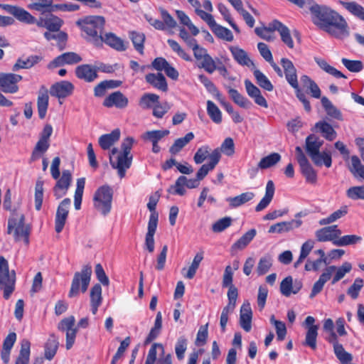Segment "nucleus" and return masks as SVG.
Masks as SVG:
<instances>
[{
  "instance_id": "f257e3e1",
  "label": "nucleus",
  "mask_w": 364,
  "mask_h": 364,
  "mask_svg": "<svg viewBox=\"0 0 364 364\" xmlns=\"http://www.w3.org/2000/svg\"><path fill=\"white\" fill-rule=\"evenodd\" d=\"M299 8L309 6L313 23L329 36L343 40L350 36V29L343 16L329 6L318 4L314 0H288Z\"/></svg>"
},
{
  "instance_id": "f03ea898",
  "label": "nucleus",
  "mask_w": 364,
  "mask_h": 364,
  "mask_svg": "<svg viewBox=\"0 0 364 364\" xmlns=\"http://www.w3.org/2000/svg\"><path fill=\"white\" fill-rule=\"evenodd\" d=\"M323 141L321 138H306L305 150L314 165L330 168L332 164L331 153L323 149Z\"/></svg>"
},
{
  "instance_id": "7ed1b4c3",
  "label": "nucleus",
  "mask_w": 364,
  "mask_h": 364,
  "mask_svg": "<svg viewBox=\"0 0 364 364\" xmlns=\"http://www.w3.org/2000/svg\"><path fill=\"white\" fill-rule=\"evenodd\" d=\"M133 144V138H124L121 144L122 151L117 156L116 160H114L113 156L118 153V149L114 147L111 151L110 163L114 168L117 169L120 178L124 176L126 170L132 164V156L130 154V150Z\"/></svg>"
},
{
  "instance_id": "20e7f679",
  "label": "nucleus",
  "mask_w": 364,
  "mask_h": 364,
  "mask_svg": "<svg viewBox=\"0 0 364 364\" xmlns=\"http://www.w3.org/2000/svg\"><path fill=\"white\" fill-rule=\"evenodd\" d=\"M30 232L29 225L25 224L24 215L17 210H12L11 215L8 219L7 233L12 235L15 241L23 240L24 243L28 245Z\"/></svg>"
},
{
  "instance_id": "39448f33",
  "label": "nucleus",
  "mask_w": 364,
  "mask_h": 364,
  "mask_svg": "<svg viewBox=\"0 0 364 364\" xmlns=\"http://www.w3.org/2000/svg\"><path fill=\"white\" fill-rule=\"evenodd\" d=\"M281 65L284 69L286 80L294 89L296 97L303 104L304 109L310 112L311 110L310 102L299 85L296 69L293 63L288 58H283L281 59Z\"/></svg>"
},
{
  "instance_id": "423d86ee",
  "label": "nucleus",
  "mask_w": 364,
  "mask_h": 364,
  "mask_svg": "<svg viewBox=\"0 0 364 364\" xmlns=\"http://www.w3.org/2000/svg\"><path fill=\"white\" fill-rule=\"evenodd\" d=\"M16 273L9 272V263L2 256L0 257V289L4 291V298L8 299L15 289Z\"/></svg>"
},
{
  "instance_id": "0eeeda50",
  "label": "nucleus",
  "mask_w": 364,
  "mask_h": 364,
  "mask_svg": "<svg viewBox=\"0 0 364 364\" xmlns=\"http://www.w3.org/2000/svg\"><path fill=\"white\" fill-rule=\"evenodd\" d=\"M112 196L113 191L109 186L100 187L96 191L93 198L95 210L104 216L109 214L112 208Z\"/></svg>"
},
{
  "instance_id": "6e6552de",
  "label": "nucleus",
  "mask_w": 364,
  "mask_h": 364,
  "mask_svg": "<svg viewBox=\"0 0 364 364\" xmlns=\"http://www.w3.org/2000/svg\"><path fill=\"white\" fill-rule=\"evenodd\" d=\"M95 274L97 279L100 284H95L92 287V314L97 311V307L101 304L102 297V287H109V279L105 273L101 264H97L95 267Z\"/></svg>"
},
{
  "instance_id": "1a4fd4ad",
  "label": "nucleus",
  "mask_w": 364,
  "mask_h": 364,
  "mask_svg": "<svg viewBox=\"0 0 364 364\" xmlns=\"http://www.w3.org/2000/svg\"><path fill=\"white\" fill-rule=\"evenodd\" d=\"M90 277L91 267L88 264L85 265L80 272H76L72 282L69 296L74 297L80 291L85 292L90 284Z\"/></svg>"
},
{
  "instance_id": "9d476101",
  "label": "nucleus",
  "mask_w": 364,
  "mask_h": 364,
  "mask_svg": "<svg viewBox=\"0 0 364 364\" xmlns=\"http://www.w3.org/2000/svg\"><path fill=\"white\" fill-rule=\"evenodd\" d=\"M296 159L300 166L301 173L305 177L307 182L314 183L316 182L317 174L311 164L309 163L307 157L304 154L300 146L295 148Z\"/></svg>"
},
{
  "instance_id": "9b49d317",
  "label": "nucleus",
  "mask_w": 364,
  "mask_h": 364,
  "mask_svg": "<svg viewBox=\"0 0 364 364\" xmlns=\"http://www.w3.org/2000/svg\"><path fill=\"white\" fill-rule=\"evenodd\" d=\"M195 58L200 61L198 67L203 68L207 73L212 74L216 68V63L213 58L208 53L205 48L200 47L198 43L191 48Z\"/></svg>"
},
{
  "instance_id": "f8f14e48",
  "label": "nucleus",
  "mask_w": 364,
  "mask_h": 364,
  "mask_svg": "<svg viewBox=\"0 0 364 364\" xmlns=\"http://www.w3.org/2000/svg\"><path fill=\"white\" fill-rule=\"evenodd\" d=\"M103 43L117 51L122 52L127 49L124 41L112 32L107 33L104 36L99 35V37L92 40V44L96 46H101Z\"/></svg>"
},
{
  "instance_id": "ddd939ff",
  "label": "nucleus",
  "mask_w": 364,
  "mask_h": 364,
  "mask_svg": "<svg viewBox=\"0 0 364 364\" xmlns=\"http://www.w3.org/2000/svg\"><path fill=\"white\" fill-rule=\"evenodd\" d=\"M22 76L14 73H0V88L4 93H16L18 90L17 83Z\"/></svg>"
},
{
  "instance_id": "4468645a",
  "label": "nucleus",
  "mask_w": 364,
  "mask_h": 364,
  "mask_svg": "<svg viewBox=\"0 0 364 364\" xmlns=\"http://www.w3.org/2000/svg\"><path fill=\"white\" fill-rule=\"evenodd\" d=\"M75 318L73 316H70L63 318L58 324V329L66 332V348L68 350L72 348L76 336L77 328H74Z\"/></svg>"
},
{
  "instance_id": "2eb2a0df",
  "label": "nucleus",
  "mask_w": 364,
  "mask_h": 364,
  "mask_svg": "<svg viewBox=\"0 0 364 364\" xmlns=\"http://www.w3.org/2000/svg\"><path fill=\"white\" fill-rule=\"evenodd\" d=\"M199 180L198 178L188 179L184 176L178 178L174 185L171 186L168 192L175 195L183 196L186 193L185 187L194 188L198 186Z\"/></svg>"
},
{
  "instance_id": "dca6fc26",
  "label": "nucleus",
  "mask_w": 364,
  "mask_h": 364,
  "mask_svg": "<svg viewBox=\"0 0 364 364\" xmlns=\"http://www.w3.org/2000/svg\"><path fill=\"white\" fill-rule=\"evenodd\" d=\"M341 234V230L336 225L322 228L315 232V236L318 242L331 241L333 245Z\"/></svg>"
},
{
  "instance_id": "f3484780",
  "label": "nucleus",
  "mask_w": 364,
  "mask_h": 364,
  "mask_svg": "<svg viewBox=\"0 0 364 364\" xmlns=\"http://www.w3.org/2000/svg\"><path fill=\"white\" fill-rule=\"evenodd\" d=\"M82 60V58L77 53L75 52H67L53 59V60L48 64V68L50 69L63 66L65 65H74L81 62Z\"/></svg>"
},
{
  "instance_id": "a211bd4d",
  "label": "nucleus",
  "mask_w": 364,
  "mask_h": 364,
  "mask_svg": "<svg viewBox=\"0 0 364 364\" xmlns=\"http://www.w3.org/2000/svg\"><path fill=\"white\" fill-rule=\"evenodd\" d=\"M74 90V85L69 81L63 80L53 84L50 88V94L59 99L60 103L62 104L60 99H64L70 96Z\"/></svg>"
},
{
  "instance_id": "6ab92c4d",
  "label": "nucleus",
  "mask_w": 364,
  "mask_h": 364,
  "mask_svg": "<svg viewBox=\"0 0 364 364\" xmlns=\"http://www.w3.org/2000/svg\"><path fill=\"white\" fill-rule=\"evenodd\" d=\"M0 7L5 9L9 14L13 15L19 21L28 24L35 23L36 22V18L23 8L1 4Z\"/></svg>"
},
{
  "instance_id": "aec40b11",
  "label": "nucleus",
  "mask_w": 364,
  "mask_h": 364,
  "mask_svg": "<svg viewBox=\"0 0 364 364\" xmlns=\"http://www.w3.org/2000/svg\"><path fill=\"white\" fill-rule=\"evenodd\" d=\"M70 203L71 201L69 198H65L61 201L58 207L55 221V229L58 233L60 232L64 228L68 215V209L70 205Z\"/></svg>"
},
{
  "instance_id": "412c9836",
  "label": "nucleus",
  "mask_w": 364,
  "mask_h": 364,
  "mask_svg": "<svg viewBox=\"0 0 364 364\" xmlns=\"http://www.w3.org/2000/svg\"><path fill=\"white\" fill-rule=\"evenodd\" d=\"M128 98L120 91H116L108 95L103 101L102 105L106 107H115L124 109L128 105Z\"/></svg>"
},
{
  "instance_id": "4be33fe9",
  "label": "nucleus",
  "mask_w": 364,
  "mask_h": 364,
  "mask_svg": "<svg viewBox=\"0 0 364 364\" xmlns=\"http://www.w3.org/2000/svg\"><path fill=\"white\" fill-rule=\"evenodd\" d=\"M72 181V174L69 170H64L61 177L58 180L53 191L57 198L65 195Z\"/></svg>"
},
{
  "instance_id": "5701e85b",
  "label": "nucleus",
  "mask_w": 364,
  "mask_h": 364,
  "mask_svg": "<svg viewBox=\"0 0 364 364\" xmlns=\"http://www.w3.org/2000/svg\"><path fill=\"white\" fill-rule=\"evenodd\" d=\"M302 282L300 280L296 279L293 282V279L291 276L284 278L280 284V291L282 295L288 297L291 294H297L302 288Z\"/></svg>"
},
{
  "instance_id": "b1692460",
  "label": "nucleus",
  "mask_w": 364,
  "mask_h": 364,
  "mask_svg": "<svg viewBox=\"0 0 364 364\" xmlns=\"http://www.w3.org/2000/svg\"><path fill=\"white\" fill-rule=\"evenodd\" d=\"M302 225L301 220H291L290 221L279 222L270 226L269 228V233H279L288 232L295 228H299Z\"/></svg>"
},
{
  "instance_id": "393cba45",
  "label": "nucleus",
  "mask_w": 364,
  "mask_h": 364,
  "mask_svg": "<svg viewBox=\"0 0 364 364\" xmlns=\"http://www.w3.org/2000/svg\"><path fill=\"white\" fill-rule=\"evenodd\" d=\"M245 86L247 95L254 100L255 102L264 108L268 107V104L265 98L262 95L260 90L255 86L250 80L246 79L245 80Z\"/></svg>"
},
{
  "instance_id": "a878e982",
  "label": "nucleus",
  "mask_w": 364,
  "mask_h": 364,
  "mask_svg": "<svg viewBox=\"0 0 364 364\" xmlns=\"http://www.w3.org/2000/svg\"><path fill=\"white\" fill-rule=\"evenodd\" d=\"M252 311L249 302L244 303L240 309V325L246 332L252 328Z\"/></svg>"
},
{
  "instance_id": "bb28decb",
  "label": "nucleus",
  "mask_w": 364,
  "mask_h": 364,
  "mask_svg": "<svg viewBox=\"0 0 364 364\" xmlns=\"http://www.w3.org/2000/svg\"><path fill=\"white\" fill-rule=\"evenodd\" d=\"M271 28L276 29L279 33L282 41L289 48H294V42L290 35V31L285 25L277 20H274L271 22Z\"/></svg>"
},
{
  "instance_id": "cd10ccee",
  "label": "nucleus",
  "mask_w": 364,
  "mask_h": 364,
  "mask_svg": "<svg viewBox=\"0 0 364 364\" xmlns=\"http://www.w3.org/2000/svg\"><path fill=\"white\" fill-rule=\"evenodd\" d=\"M146 81L152 85L154 87L166 92L168 90V85L166 77L161 73H149L145 76Z\"/></svg>"
},
{
  "instance_id": "c85d7f7f",
  "label": "nucleus",
  "mask_w": 364,
  "mask_h": 364,
  "mask_svg": "<svg viewBox=\"0 0 364 364\" xmlns=\"http://www.w3.org/2000/svg\"><path fill=\"white\" fill-rule=\"evenodd\" d=\"M230 50L234 60L240 65L243 66H255L254 63L249 58L247 53L237 46L230 47Z\"/></svg>"
},
{
  "instance_id": "c756f323",
  "label": "nucleus",
  "mask_w": 364,
  "mask_h": 364,
  "mask_svg": "<svg viewBox=\"0 0 364 364\" xmlns=\"http://www.w3.org/2000/svg\"><path fill=\"white\" fill-rule=\"evenodd\" d=\"M48 100V90L44 86H42L38 92L37 99L38 113L41 119H44L46 115Z\"/></svg>"
},
{
  "instance_id": "7c9ffc66",
  "label": "nucleus",
  "mask_w": 364,
  "mask_h": 364,
  "mask_svg": "<svg viewBox=\"0 0 364 364\" xmlns=\"http://www.w3.org/2000/svg\"><path fill=\"white\" fill-rule=\"evenodd\" d=\"M274 191L275 188L273 181H268L266 185L265 195L255 207L257 212L262 211L269 205L274 197Z\"/></svg>"
},
{
  "instance_id": "2f4dec72",
  "label": "nucleus",
  "mask_w": 364,
  "mask_h": 364,
  "mask_svg": "<svg viewBox=\"0 0 364 364\" xmlns=\"http://www.w3.org/2000/svg\"><path fill=\"white\" fill-rule=\"evenodd\" d=\"M42 58L39 55H30L26 59L18 58L12 67V70L16 72L20 69H29L38 63Z\"/></svg>"
},
{
  "instance_id": "473e14b6",
  "label": "nucleus",
  "mask_w": 364,
  "mask_h": 364,
  "mask_svg": "<svg viewBox=\"0 0 364 364\" xmlns=\"http://www.w3.org/2000/svg\"><path fill=\"white\" fill-rule=\"evenodd\" d=\"M122 82L119 80H105L99 83L94 89L95 95L97 97L104 96L107 90L114 89L121 85Z\"/></svg>"
},
{
  "instance_id": "72a5a7b5",
  "label": "nucleus",
  "mask_w": 364,
  "mask_h": 364,
  "mask_svg": "<svg viewBox=\"0 0 364 364\" xmlns=\"http://www.w3.org/2000/svg\"><path fill=\"white\" fill-rule=\"evenodd\" d=\"M226 88L228 89L230 98L235 104L245 109H250L252 107V102L247 98L242 95L237 90L230 87H226Z\"/></svg>"
},
{
  "instance_id": "f704fd0d",
  "label": "nucleus",
  "mask_w": 364,
  "mask_h": 364,
  "mask_svg": "<svg viewBox=\"0 0 364 364\" xmlns=\"http://www.w3.org/2000/svg\"><path fill=\"white\" fill-rule=\"evenodd\" d=\"M257 234L255 229H251L245 233L239 240H237L232 245V250H243L245 248L250 242L254 239Z\"/></svg>"
},
{
  "instance_id": "c9c22d12",
  "label": "nucleus",
  "mask_w": 364,
  "mask_h": 364,
  "mask_svg": "<svg viewBox=\"0 0 364 364\" xmlns=\"http://www.w3.org/2000/svg\"><path fill=\"white\" fill-rule=\"evenodd\" d=\"M321 102L328 116L338 120L343 119L341 111L332 104L328 97H322L321 99Z\"/></svg>"
},
{
  "instance_id": "e433bc0d",
  "label": "nucleus",
  "mask_w": 364,
  "mask_h": 364,
  "mask_svg": "<svg viewBox=\"0 0 364 364\" xmlns=\"http://www.w3.org/2000/svg\"><path fill=\"white\" fill-rule=\"evenodd\" d=\"M162 328V314L160 311L156 314L154 326L144 341V345H147L156 339L159 335Z\"/></svg>"
},
{
  "instance_id": "4c0bfd02",
  "label": "nucleus",
  "mask_w": 364,
  "mask_h": 364,
  "mask_svg": "<svg viewBox=\"0 0 364 364\" xmlns=\"http://www.w3.org/2000/svg\"><path fill=\"white\" fill-rule=\"evenodd\" d=\"M338 3L342 5L350 14L364 21V8L355 1H344L340 0Z\"/></svg>"
},
{
  "instance_id": "58836bf2",
  "label": "nucleus",
  "mask_w": 364,
  "mask_h": 364,
  "mask_svg": "<svg viewBox=\"0 0 364 364\" xmlns=\"http://www.w3.org/2000/svg\"><path fill=\"white\" fill-rule=\"evenodd\" d=\"M254 197V193L246 192L235 197L228 198L226 200L229 202V205L231 208H237L251 200Z\"/></svg>"
},
{
  "instance_id": "ea45409f",
  "label": "nucleus",
  "mask_w": 364,
  "mask_h": 364,
  "mask_svg": "<svg viewBox=\"0 0 364 364\" xmlns=\"http://www.w3.org/2000/svg\"><path fill=\"white\" fill-rule=\"evenodd\" d=\"M314 60L319 68L328 74L331 75L336 78H346L345 75L334 67L330 65L326 60L319 58H315Z\"/></svg>"
},
{
  "instance_id": "a19ab883",
  "label": "nucleus",
  "mask_w": 364,
  "mask_h": 364,
  "mask_svg": "<svg viewBox=\"0 0 364 364\" xmlns=\"http://www.w3.org/2000/svg\"><path fill=\"white\" fill-rule=\"evenodd\" d=\"M157 225L158 224H155V222L154 223V219L148 223V230L145 237V246L150 253L153 252L154 250V236L156 230Z\"/></svg>"
},
{
  "instance_id": "79ce46f5",
  "label": "nucleus",
  "mask_w": 364,
  "mask_h": 364,
  "mask_svg": "<svg viewBox=\"0 0 364 364\" xmlns=\"http://www.w3.org/2000/svg\"><path fill=\"white\" fill-rule=\"evenodd\" d=\"M31 343L27 339H23L21 343V350L15 364H28L30 356Z\"/></svg>"
},
{
  "instance_id": "37998d69",
  "label": "nucleus",
  "mask_w": 364,
  "mask_h": 364,
  "mask_svg": "<svg viewBox=\"0 0 364 364\" xmlns=\"http://www.w3.org/2000/svg\"><path fill=\"white\" fill-rule=\"evenodd\" d=\"M348 213V207L343 206L340 209L332 213L329 216L322 218L318 221L320 225H326L331 224L340 218L344 217Z\"/></svg>"
},
{
  "instance_id": "c03bdc74",
  "label": "nucleus",
  "mask_w": 364,
  "mask_h": 364,
  "mask_svg": "<svg viewBox=\"0 0 364 364\" xmlns=\"http://www.w3.org/2000/svg\"><path fill=\"white\" fill-rule=\"evenodd\" d=\"M348 168L354 176H358L364 180V166L357 156L350 157V165Z\"/></svg>"
},
{
  "instance_id": "a18cd8bd",
  "label": "nucleus",
  "mask_w": 364,
  "mask_h": 364,
  "mask_svg": "<svg viewBox=\"0 0 364 364\" xmlns=\"http://www.w3.org/2000/svg\"><path fill=\"white\" fill-rule=\"evenodd\" d=\"M159 102V96L153 93H146L141 97L139 105L143 109L154 108Z\"/></svg>"
},
{
  "instance_id": "49530a36",
  "label": "nucleus",
  "mask_w": 364,
  "mask_h": 364,
  "mask_svg": "<svg viewBox=\"0 0 364 364\" xmlns=\"http://www.w3.org/2000/svg\"><path fill=\"white\" fill-rule=\"evenodd\" d=\"M281 160V156L278 153H272L263 157L258 163V168L267 169L276 165Z\"/></svg>"
},
{
  "instance_id": "de8ad7c7",
  "label": "nucleus",
  "mask_w": 364,
  "mask_h": 364,
  "mask_svg": "<svg viewBox=\"0 0 364 364\" xmlns=\"http://www.w3.org/2000/svg\"><path fill=\"white\" fill-rule=\"evenodd\" d=\"M49 146L48 138H41L33 151L31 159L35 161L39 159L48 150Z\"/></svg>"
},
{
  "instance_id": "09e8293b",
  "label": "nucleus",
  "mask_w": 364,
  "mask_h": 364,
  "mask_svg": "<svg viewBox=\"0 0 364 364\" xmlns=\"http://www.w3.org/2000/svg\"><path fill=\"white\" fill-rule=\"evenodd\" d=\"M253 74L256 79L257 85L260 87L269 92L273 90V85L267 78V77L264 73H262L259 70H255Z\"/></svg>"
},
{
  "instance_id": "8fccbe9b",
  "label": "nucleus",
  "mask_w": 364,
  "mask_h": 364,
  "mask_svg": "<svg viewBox=\"0 0 364 364\" xmlns=\"http://www.w3.org/2000/svg\"><path fill=\"white\" fill-rule=\"evenodd\" d=\"M362 237L356 235H346L340 236L337 240L334 242V245L343 247L348 245H353L362 241Z\"/></svg>"
},
{
  "instance_id": "3c124183",
  "label": "nucleus",
  "mask_w": 364,
  "mask_h": 364,
  "mask_svg": "<svg viewBox=\"0 0 364 364\" xmlns=\"http://www.w3.org/2000/svg\"><path fill=\"white\" fill-rule=\"evenodd\" d=\"M318 329V326H309L306 333L304 345L310 347L313 350L316 348Z\"/></svg>"
},
{
  "instance_id": "603ef678",
  "label": "nucleus",
  "mask_w": 364,
  "mask_h": 364,
  "mask_svg": "<svg viewBox=\"0 0 364 364\" xmlns=\"http://www.w3.org/2000/svg\"><path fill=\"white\" fill-rule=\"evenodd\" d=\"M105 19L102 16L92 15V40L102 35Z\"/></svg>"
},
{
  "instance_id": "864d4df0",
  "label": "nucleus",
  "mask_w": 364,
  "mask_h": 364,
  "mask_svg": "<svg viewBox=\"0 0 364 364\" xmlns=\"http://www.w3.org/2000/svg\"><path fill=\"white\" fill-rule=\"evenodd\" d=\"M211 30L214 33V34L217 36L219 38L225 40L229 42L233 41L234 38L231 31L225 27H223L218 24L217 23L211 28Z\"/></svg>"
},
{
  "instance_id": "5fc2aeb1",
  "label": "nucleus",
  "mask_w": 364,
  "mask_h": 364,
  "mask_svg": "<svg viewBox=\"0 0 364 364\" xmlns=\"http://www.w3.org/2000/svg\"><path fill=\"white\" fill-rule=\"evenodd\" d=\"M272 262L273 259L269 255L262 257L259 259L257 267V272L258 275H263L266 274L272 266Z\"/></svg>"
},
{
  "instance_id": "6e6d98bb",
  "label": "nucleus",
  "mask_w": 364,
  "mask_h": 364,
  "mask_svg": "<svg viewBox=\"0 0 364 364\" xmlns=\"http://www.w3.org/2000/svg\"><path fill=\"white\" fill-rule=\"evenodd\" d=\"M58 346V342L57 341L54 336H51L45 346V357L48 360H51L56 353Z\"/></svg>"
},
{
  "instance_id": "4d7b16f0",
  "label": "nucleus",
  "mask_w": 364,
  "mask_h": 364,
  "mask_svg": "<svg viewBox=\"0 0 364 364\" xmlns=\"http://www.w3.org/2000/svg\"><path fill=\"white\" fill-rule=\"evenodd\" d=\"M51 3V1L48 0H36V1L29 4L28 8L44 14L50 12Z\"/></svg>"
},
{
  "instance_id": "13d9d810",
  "label": "nucleus",
  "mask_w": 364,
  "mask_h": 364,
  "mask_svg": "<svg viewBox=\"0 0 364 364\" xmlns=\"http://www.w3.org/2000/svg\"><path fill=\"white\" fill-rule=\"evenodd\" d=\"M75 75L77 78L87 82H91V65L88 64L80 65L76 67Z\"/></svg>"
},
{
  "instance_id": "bf43d9fd",
  "label": "nucleus",
  "mask_w": 364,
  "mask_h": 364,
  "mask_svg": "<svg viewBox=\"0 0 364 364\" xmlns=\"http://www.w3.org/2000/svg\"><path fill=\"white\" fill-rule=\"evenodd\" d=\"M207 112L210 119L215 123L222 121V114L216 105L210 100L207 102Z\"/></svg>"
},
{
  "instance_id": "052dcab7",
  "label": "nucleus",
  "mask_w": 364,
  "mask_h": 364,
  "mask_svg": "<svg viewBox=\"0 0 364 364\" xmlns=\"http://www.w3.org/2000/svg\"><path fill=\"white\" fill-rule=\"evenodd\" d=\"M130 38L134 46V48L140 53H144V43L145 41V36L142 33L132 31L130 33Z\"/></svg>"
},
{
  "instance_id": "680f3d73",
  "label": "nucleus",
  "mask_w": 364,
  "mask_h": 364,
  "mask_svg": "<svg viewBox=\"0 0 364 364\" xmlns=\"http://www.w3.org/2000/svg\"><path fill=\"white\" fill-rule=\"evenodd\" d=\"M188 346V340L187 338L182 336H180L176 343L175 345V353L178 360H181L184 358L185 352L187 349Z\"/></svg>"
},
{
  "instance_id": "e2e57ef3",
  "label": "nucleus",
  "mask_w": 364,
  "mask_h": 364,
  "mask_svg": "<svg viewBox=\"0 0 364 364\" xmlns=\"http://www.w3.org/2000/svg\"><path fill=\"white\" fill-rule=\"evenodd\" d=\"M270 322L275 327L277 338L278 341L284 340L287 335V328L284 322L275 319L274 315L270 317Z\"/></svg>"
},
{
  "instance_id": "0e129e2a",
  "label": "nucleus",
  "mask_w": 364,
  "mask_h": 364,
  "mask_svg": "<svg viewBox=\"0 0 364 364\" xmlns=\"http://www.w3.org/2000/svg\"><path fill=\"white\" fill-rule=\"evenodd\" d=\"M352 265L350 262H346L341 267H337L335 271V275L332 279L331 284H335L339 280L344 277L346 273L350 272Z\"/></svg>"
},
{
  "instance_id": "69168bd1",
  "label": "nucleus",
  "mask_w": 364,
  "mask_h": 364,
  "mask_svg": "<svg viewBox=\"0 0 364 364\" xmlns=\"http://www.w3.org/2000/svg\"><path fill=\"white\" fill-rule=\"evenodd\" d=\"M63 21L58 16L50 15L49 17L46 18V28L51 32L59 31Z\"/></svg>"
},
{
  "instance_id": "338daca9",
  "label": "nucleus",
  "mask_w": 364,
  "mask_h": 364,
  "mask_svg": "<svg viewBox=\"0 0 364 364\" xmlns=\"http://www.w3.org/2000/svg\"><path fill=\"white\" fill-rule=\"evenodd\" d=\"M333 352L341 364H348L353 360L352 355L345 350L343 345L334 348Z\"/></svg>"
},
{
  "instance_id": "774afa93",
  "label": "nucleus",
  "mask_w": 364,
  "mask_h": 364,
  "mask_svg": "<svg viewBox=\"0 0 364 364\" xmlns=\"http://www.w3.org/2000/svg\"><path fill=\"white\" fill-rule=\"evenodd\" d=\"M346 196L348 198L356 200H364V186H353L346 191Z\"/></svg>"
}]
</instances>
